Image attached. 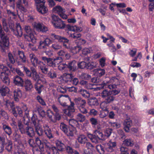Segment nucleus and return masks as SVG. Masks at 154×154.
Returning <instances> with one entry per match:
<instances>
[{
	"label": "nucleus",
	"mask_w": 154,
	"mask_h": 154,
	"mask_svg": "<svg viewBox=\"0 0 154 154\" xmlns=\"http://www.w3.org/2000/svg\"><path fill=\"white\" fill-rule=\"evenodd\" d=\"M108 152H112L114 151L113 148L117 145V142L115 141L110 140L107 143H106Z\"/></svg>",
	"instance_id": "nucleus-12"
},
{
	"label": "nucleus",
	"mask_w": 154,
	"mask_h": 154,
	"mask_svg": "<svg viewBox=\"0 0 154 154\" xmlns=\"http://www.w3.org/2000/svg\"><path fill=\"white\" fill-rule=\"evenodd\" d=\"M44 143L45 149H47L49 154H59V151H64L66 146L61 140H57L55 142L56 146L51 145L48 142H44Z\"/></svg>",
	"instance_id": "nucleus-1"
},
{
	"label": "nucleus",
	"mask_w": 154,
	"mask_h": 154,
	"mask_svg": "<svg viewBox=\"0 0 154 154\" xmlns=\"http://www.w3.org/2000/svg\"><path fill=\"white\" fill-rule=\"evenodd\" d=\"M88 103L91 106H97L99 104L98 100L96 98H90Z\"/></svg>",
	"instance_id": "nucleus-43"
},
{
	"label": "nucleus",
	"mask_w": 154,
	"mask_h": 154,
	"mask_svg": "<svg viewBox=\"0 0 154 154\" xmlns=\"http://www.w3.org/2000/svg\"><path fill=\"white\" fill-rule=\"evenodd\" d=\"M31 123L32 124L34 127L39 125L38 124L39 120H38L37 116L33 115L31 118Z\"/></svg>",
	"instance_id": "nucleus-47"
},
{
	"label": "nucleus",
	"mask_w": 154,
	"mask_h": 154,
	"mask_svg": "<svg viewBox=\"0 0 154 154\" xmlns=\"http://www.w3.org/2000/svg\"><path fill=\"white\" fill-rule=\"evenodd\" d=\"M124 129L126 132H128L129 131L130 128L132 125V120H124Z\"/></svg>",
	"instance_id": "nucleus-29"
},
{
	"label": "nucleus",
	"mask_w": 154,
	"mask_h": 154,
	"mask_svg": "<svg viewBox=\"0 0 154 154\" xmlns=\"http://www.w3.org/2000/svg\"><path fill=\"white\" fill-rule=\"evenodd\" d=\"M9 88L7 87L3 86L0 88V95L2 96H5L9 93Z\"/></svg>",
	"instance_id": "nucleus-30"
},
{
	"label": "nucleus",
	"mask_w": 154,
	"mask_h": 154,
	"mask_svg": "<svg viewBox=\"0 0 154 154\" xmlns=\"http://www.w3.org/2000/svg\"><path fill=\"white\" fill-rule=\"evenodd\" d=\"M42 60L44 61L45 63H46L49 66L54 67L55 64L53 62V58H48L46 57H42Z\"/></svg>",
	"instance_id": "nucleus-23"
},
{
	"label": "nucleus",
	"mask_w": 154,
	"mask_h": 154,
	"mask_svg": "<svg viewBox=\"0 0 154 154\" xmlns=\"http://www.w3.org/2000/svg\"><path fill=\"white\" fill-rule=\"evenodd\" d=\"M69 125L72 127L76 126L79 128L80 127V125L77 120L71 119H69Z\"/></svg>",
	"instance_id": "nucleus-38"
},
{
	"label": "nucleus",
	"mask_w": 154,
	"mask_h": 154,
	"mask_svg": "<svg viewBox=\"0 0 154 154\" xmlns=\"http://www.w3.org/2000/svg\"><path fill=\"white\" fill-rule=\"evenodd\" d=\"M24 29L27 34L24 35L25 40L29 42H31L33 44L35 43L36 42V39L33 33V29L30 26L27 25L24 26Z\"/></svg>",
	"instance_id": "nucleus-4"
},
{
	"label": "nucleus",
	"mask_w": 154,
	"mask_h": 154,
	"mask_svg": "<svg viewBox=\"0 0 154 154\" xmlns=\"http://www.w3.org/2000/svg\"><path fill=\"white\" fill-rule=\"evenodd\" d=\"M51 39L57 41L60 43H63V46L65 48L69 49L70 47L69 45H67L66 43H68L69 40L66 37L62 36L55 33H51L50 35Z\"/></svg>",
	"instance_id": "nucleus-6"
},
{
	"label": "nucleus",
	"mask_w": 154,
	"mask_h": 154,
	"mask_svg": "<svg viewBox=\"0 0 154 154\" xmlns=\"http://www.w3.org/2000/svg\"><path fill=\"white\" fill-rule=\"evenodd\" d=\"M43 24L40 23H35L33 24V27L34 28L38 31H40Z\"/></svg>",
	"instance_id": "nucleus-56"
},
{
	"label": "nucleus",
	"mask_w": 154,
	"mask_h": 154,
	"mask_svg": "<svg viewBox=\"0 0 154 154\" xmlns=\"http://www.w3.org/2000/svg\"><path fill=\"white\" fill-rule=\"evenodd\" d=\"M54 27L58 29H63L65 27V24L61 20H59L56 22L53 23Z\"/></svg>",
	"instance_id": "nucleus-27"
},
{
	"label": "nucleus",
	"mask_w": 154,
	"mask_h": 154,
	"mask_svg": "<svg viewBox=\"0 0 154 154\" xmlns=\"http://www.w3.org/2000/svg\"><path fill=\"white\" fill-rule=\"evenodd\" d=\"M94 132L97 135H98L100 139L101 140H105L106 139L105 136L103 134L101 130H96L94 131Z\"/></svg>",
	"instance_id": "nucleus-37"
},
{
	"label": "nucleus",
	"mask_w": 154,
	"mask_h": 154,
	"mask_svg": "<svg viewBox=\"0 0 154 154\" xmlns=\"http://www.w3.org/2000/svg\"><path fill=\"white\" fill-rule=\"evenodd\" d=\"M74 104L73 102H71V104L70 105L67 106L68 107V109H67L66 111H67L68 112H75V109H74Z\"/></svg>",
	"instance_id": "nucleus-58"
},
{
	"label": "nucleus",
	"mask_w": 154,
	"mask_h": 154,
	"mask_svg": "<svg viewBox=\"0 0 154 154\" xmlns=\"http://www.w3.org/2000/svg\"><path fill=\"white\" fill-rule=\"evenodd\" d=\"M2 21L3 26L4 29V30L7 32H8V29L7 28L8 24L7 21V19L5 18H2Z\"/></svg>",
	"instance_id": "nucleus-59"
},
{
	"label": "nucleus",
	"mask_w": 154,
	"mask_h": 154,
	"mask_svg": "<svg viewBox=\"0 0 154 154\" xmlns=\"http://www.w3.org/2000/svg\"><path fill=\"white\" fill-rule=\"evenodd\" d=\"M123 143L128 146H132L134 145L133 140L131 139H127L123 141Z\"/></svg>",
	"instance_id": "nucleus-42"
},
{
	"label": "nucleus",
	"mask_w": 154,
	"mask_h": 154,
	"mask_svg": "<svg viewBox=\"0 0 154 154\" xmlns=\"http://www.w3.org/2000/svg\"><path fill=\"white\" fill-rule=\"evenodd\" d=\"M63 58L60 57H56L55 58H53V62L55 64L54 67L56 66V64L58 65L63 61Z\"/></svg>",
	"instance_id": "nucleus-45"
},
{
	"label": "nucleus",
	"mask_w": 154,
	"mask_h": 154,
	"mask_svg": "<svg viewBox=\"0 0 154 154\" xmlns=\"http://www.w3.org/2000/svg\"><path fill=\"white\" fill-rule=\"evenodd\" d=\"M17 54L20 62L22 63H25L26 61V57L24 52L22 51H18Z\"/></svg>",
	"instance_id": "nucleus-34"
},
{
	"label": "nucleus",
	"mask_w": 154,
	"mask_h": 154,
	"mask_svg": "<svg viewBox=\"0 0 154 154\" xmlns=\"http://www.w3.org/2000/svg\"><path fill=\"white\" fill-rule=\"evenodd\" d=\"M0 71L1 73L2 72L7 74H9L10 71L8 68L3 64L0 65Z\"/></svg>",
	"instance_id": "nucleus-35"
},
{
	"label": "nucleus",
	"mask_w": 154,
	"mask_h": 154,
	"mask_svg": "<svg viewBox=\"0 0 154 154\" xmlns=\"http://www.w3.org/2000/svg\"><path fill=\"white\" fill-rule=\"evenodd\" d=\"M13 147L12 143L11 140H8V144L6 146V149L8 152H11L12 150Z\"/></svg>",
	"instance_id": "nucleus-57"
},
{
	"label": "nucleus",
	"mask_w": 154,
	"mask_h": 154,
	"mask_svg": "<svg viewBox=\"0 0 154 154\" xmlns=\"http://www.w3.org/2000/svg\"><path fill=\"white\" fill-rule=\"evenodd\" d=\"M36 8L38 12L42 14L46 13L48 11L47 7L45 5V4L36 5Z\"/></svg>",
	"instance_id": "nucleus-13"
},
{
	"label": "nucleus",
	"mask_w": 154,
	"mask_h": 154,
	"mask_svg": "<svg viewBox=\"0 0 154 154\" xmlns=\"http://www.w3.org/2000/svg\"><path fill=\"white\" fill-rule=\"evenodd\" d=\"M13 82L14 84L18 86L23 87V86L24 81L18 75L14 77Z\"/></svg>",
	"instance_id": "nucleus-14"
},
{
	"label": "nucleus",
	"mask_w": 154,
	"mask_h": 154,
	"mask_svg": "<svg viewBox=\"0 0 154 154\" xmlns=\"http://www.w3.org/2000/svg\"><path fill=\"white\" fill-rule=\"evenodd\" d=\"M35 88L38 94L41 93L42 91L44 89V86L40 84H35Z\"/></svg>",
	"instance_id": "nucleus-51"
},
{
	"label": "nucleus",
	"mask_w": 154,
	"mask_h": 154,
	"mask_svg": "<svg viewBox=\"0 0 154 154\" xmlns=\"http://www.w3.org/2000/svg\"><path fill=\"white\" fill-rule=\"evenodd\" d=\"M76 119L78 121V122H82L85 121L86 117L85 116L79 113L76 115Z\"/></svg>",
	"instance_id": "nucleus-49"
},
{
	"label": "nucleus",
	"mask_w": 154,
	"mask_h": 154,
	"mask_svg": "<svg viewBox=\"0 0 154 154\" xmlns=\"http://www.w3.org/2000/svg\"><path fill=\"white\" fill-rule=\"evenodd\" d=\"M66 152L69 154H79V153L75 150L72 147L69 146H66L65 147Z\"/></svg>",
	"instance_id": "nucleus-40"
},
{
	"label": "nucleus",
	"mask_w": 154,
	"mask_h": 154,
	"mask_svg": "<svg viewBox=\"0 0 154 154\" xmlns=\"http://www.w3.org/2000/svg\"><path fill=\"white\" fill-rule=\"evenodd\" d=\"M94 72L97 75L100 77L104 75L105 73V71L104 69H96L94 70Z\"/></svg>",
	"instance_id": "nucleus-48"
},
{
	"label": "nucleus",
	"mask_w": 154,
	"mask_h": 154,
	"mask_svg": "<svg viewBox=\"0 0 154 154\" xmlns=\"http://www.w3.org/2000/svg\"><path fill=\"white\" fill-rule=\"evenodd\" d=\"M74 77L73 75L71 73H65L60 77L59 79L63 83H68V82H71L72 79Z\"/></svg>",
	"instance_id": "nucleus-9"
},
{
	"label": "nucleus",
	"mask_w": 154,
	"mask_h": 154,
	"mask_svg": "<svg viewBox=\"0 0 154 154\" xmlns=\"http://www.w3.org/2000/svg\"><path fill=\"white\" fill-rule=\"evenodd\" d=\"M96 67V63L94 62H87V67L86 69H91Z\"/></svg>",
	"instance_id": "nucleus-63"
},
{
	"label": "nucleus",
	"mask_w": 154,
	"mask_h": 154,
	"mask_svg": "<svg viewBox=\"0 0 154 154\" xmlns=\"http://www.w3.org/2000/svg\"><path fill=\"white\" fill-rule=\"evenodd\" d=\"M96 148L97 152L100 154H104L105 151L108 152L106 143L97 145Z\"/></svg>",
	"instance_id": "nucleus-11"
},
{
	"label": "nucleus",
	"mask_w": 154,
	"mask_h": 154,
	"mask_svg": "<svg viewBox=\"0 0 154 154\" xmlns=\"http://www.w3.org/2000/svg\"><path fill=\"white\" fill-rule=\"evenodd\" d=\"M8 58L10 63H7V65L11 69L12 68V65L11 64H14L15 63L14 57L12 54L9 52L8 53Z\"/></svg>",
	"instance_id": "nucleus-16"
},
{
	"label": "nucleus",
	"mask_w": 154,
	"mask_h": 154,
	"mask_svg": "<svg viewBox=\"0 0 154 154\" xmlns=\"http://www.w3.org/2000/svg\"><path fill=\"white\" fill-rule=\"evenodd\" d=\"M37 66L38 68L41 69L43 73L45 74L47 73L48 69L46 67L45 64L43 62L41 61H39Z\"/></svg>",
	"instance_id": "nucleus-26"
},
{
	"label": "nucleus",
	"mask_w": 154,
	"mask_h": 154,
	"mask_svg": "<svg viewBox=\"0 0 154 154\" xmlns=\"http://www.w3.org/2000/svg\"><path fill=\"white\" fill-rule=\"evenodd\" d=\"M58 101L61 106L65 107L67 106L66 102L71 101V100L68 95H61L58 97Z\"/></svg>",
	"instance_id": "nucleus-8"
},
{
	"label": "nucleus",
	"mask_w": 154,
	"mask_h": 154,
	"mask_svg": "<svg viewBox=\"0 0 154 154\" xmlns=\"http://www.w3.org/2000/svg\"><path fill=\"white\" fill-rule=\"evenodd\" d=\"M74 100L78 108L81 106H85V105L86 103L85 100L82 99L81 98H75L74 99Z\"/></svg>",
	"instance_id": "nucleus-22"
},
{
	"label": "nucleus",
	"mask_w": 154,
	"mask_h": 154,
	"mask_svg": "<svg viewBox=\"0 0 154 154\" xmlns=\"http://www.w3.org/2000/svg\"><path fill=\"white\" fill-rule=\"evenodd\" d=\"M29 57L33 66L34 67H36L40 61L38 60V59L35 55L33 54H29Z\"/></svg>",
	"instance_id": "nucleus-17"
},
{
	"label": "nucleus",
	"mask_w": 154,
	"mask_h": 154,
	"mask_svg": "<svg viewBox=\"0 0 154 154\" xmlns=\"http://www.w3.org/2000/svg\"><path fill=\"white\" fill-rule=\"evenodd\" d=\"M24 82V86L25 90L27 91H30L33 88V85L30 79H26L25 80Z\"/></svg>",
	"instance_id": "nucleus-25"
},
{
	"label": "nucleus",
	"mask_w": 154,
	"mask_h": 154,
	"mask_svg": "<svg viewBox=\"0 0 154 154\" xmlns=\"http://www.w3.org/2000/svg\"><path fill=\"white\" fill-rule=\"evenodd\" d=\"M52 47L55 50H57L60 49L62 48V46L59 43H56L52 45Z\"/></svg>",
	"instance_id": "nucleus-64"
},
{
	"label": "nucleus",
	"mask_w": 154,
	"mask_h": 154,
	"mask_svg": "<svg viewBox=\"0 0 154 154\" xmlns=\"http://www.w3.org/2000/svg\"><path fill=\"white\" fill-rule=\"evenodd\" d=\"M35 141L37 144L39 146L40 149H42L44 148V145L45 146L44 142H47L46 140H44L43 141V143H42L39 137H38L35 138Z\"/></svg>",
	"instance_id": "nucleus-44"
},
{
	"label": "nucleus",
	"mask_w": 154,
	"mask_h": 154,
	"mask_svg": "<svg viewBox=\"0 0 154 154\" xmlns=\"http://www.w3.org/2000/svg\"><path fill=\"white\" fill-rule=\"evenodd\" d=\"M2 128L5 134L8 136H10L11 134L12 133V130L11 127L8 125L3 124Z\"/></svg>",
	"instance_id": "nucleus-28"
},
{
	"label": "nucleus",
	"mask_w": 154,
	"mask_h": 154,
	"mask_svg": "<svg viewBox=\"0 0 154 154\" xmlns=\"http://www.w3.org/2000/svg\"><path fill=\"white\" fill-rule=\"evenodd\" d=\"M12 113L15 117H17L18 115L20 116H22L23 111L21 108L16 106L12 108Z\"/></svg>",
	"instance_id": "nucleus-21"
},
{
	"label": "nucleus",
	"mask_w": 154,
	"mask_h": 154,
	"mask_svg": "<svg viewBox=\"0 0 154 154\" xmlns=\"http://www.w3.org/2000/svg\"><path fill=\"white\" fill-rule=\"evenodd\" d=\"M18 126L19 130L22 134H26L30 137H32L34 135V131L33 128L30 126L25 127L22 123L20 121L18 122Z\"/></svg>",
	"instance_id": "nucleus-3"
},
{
	"label": "nucleus",
	"mask_w": 154,
	"mask_h": 154,
	"mask_svg": "<svg viewBox=\"0 0 154 154\" xmlns=\"http://www.w3.org/2000/svg\"><path fill=\"white\" fill-rule=\"evenodd\" d=\"M13 92L14 100L18 101L22 96L21 91L19 89H17L14 91Z\"/></svg>",
	"instance_id": "nucleus-32"
},
{
	"label": "nucleus",
	"mask_w": 154,
	"mask_h": 154,
	"mask_svg": "<svg viewBox=\"0 0 154 154\" xmlns=\"http://www.w3.org/2000/svg\"><path fill=\"white\" fill-rule=\"evenodd\" d=\"M60 130L65 134L67 130L68 127L67 125L63 122H61L60 125Z\"/></svg>",
	"instance_id": "nucleus-54"
},
{
	"label": "nucleus",
	"mask_w": 154,
	"mask_h": 154,
	"mask_svg": "<svg viewBox=\"0 0 154 154\" xmlns=\"http://www.w3.org/2000/svg\"><path fill=\"white\" fill-rule=\"evenodd\" d=\"M53 12L57 13L59 15L63 12H65V10L63 9L60 6H56L54 7L53 9Z\"/></svg>",
	"instance_id": "nucleus-41"
},
{
	"label": "nucleus",
	"mask_w": 154,
	"mask_h": 154,
	"mask_svg": "<svg viewBox=\"0 0 154 154\" xmlns=\"http://www.w3.org/2000/svg\"><path fill=\"white\" fill-rule=\"evenodd\" d=\"M120 92V90L116 89L108 90L105 89L103 90L100 94V96L104 100L103 103L106 104L112 102L115 100L114 96L118 95Z\"/></svg>",
	"instance_id": "nucleus-2"
},
{
	"label": "nucleus",
	"mask_w": 154,
	"mask_h": 154,
	"mask_svg": "<svg viewBox=\"0 0 154 154\" xmlns=\"http://www.w3.org/2000/svg\"><path fill=\"white\" fill-rule=\"evenodd\" d=\"M91 82L94 83H95L96 85H100L101 87L100 88H103L106 85V84L109 83L107 82H104L102 84H100V83L101 82V80L98 77L92 78L91 79Z\"/></svg>",
	"instance_id": "nucleus-10"
},
{
	"label": "nucleus",
	"mask_w": 154,
	"mask_h": 154,
	"mask_svg": "<svg viewBox=\"0 0 154 154\" xmlns=\"http://www.w3.org/2000/svg\"><path fill=\"white\" fill-rule=\"evenodd\" d=\"M9 74H7L4 73H1L0 77L1 79L4 83L7 85H9L10 80L8 77Z\"/></svg>",
	"instance_id": "nucleus-15"
},
{
	"label": "nucleus",
	"mask_w": 154,
	"mask_h": 154,
	"mask_svg": "<svg viewBox=\"0 0 154 154\" xmlns=\"http://www.w3.org/2000/svg\"><path fill=\"white\" fill-rule=\"evenodd\" d=\"M81 94L85 98H88L90 97V93L86 90H81L80 91Z\"/></svg>",
	"instance_id": "nucleus-61"
},
{
	"label": "nucleus",
	"mask_w": 154,
	"mask_h": 154,
	"mask_svg": "<svg viewBox=\"0 0 154 154\" xmlns=\"http://www.w3.org/2000/svg\"><path fill=\"white\" fill-rule=\"evenodd\" d=\"M112 131V129L110 128H106L105 129L104 131L105 133V137L108 138L111 135Z\"/></svg>",
	"instance_id": "nucleus-52"
},
{
	"label": "nucleus",
	"mask_w": 154,
	"mask_h": 154,
	"mask_svg": "<svg viewBox=\"0 0 154 154\" xmlns=\"http://www.w3.org/2000/svg\"><path fill=\"white\" fill-rule=\"evenodd\" d=\"M23 69L26 75L28 77H31L32 80L35 82H38L40 80V76L37 72L31 73V71L25 66H23Z\"/></svg>",
	"instance_id": "nucleus-7"
},
{
	"label": "nucleus",
	"mask_w": 154,
	"mask_h": 154,
	"mask_svg": "<svg viewBox=\"0 0 154 154\" xmlns=\"http://www.w3.org/2000/svg\"><path fill=\"white\" fill-rule=\"evenodd\" d=\"M119 149L121 154H129L128 149L126 147L121 146Z\"/></svg>",
	"instance_id": "nucleus-55"
},
{
	"label": "nucleus",
	"mask_w": 154,
	"mask_h": 154,
	"mask_svg": "<svg viewBox=\"0 0 154 154\" xmlns=\"http://www.w3.org/2000/svg\"><path fill=\"white\" fill-rule=\"evenodd\" d=\"M36 111L42 117H44L45 115L46 112L43 110L41 107H37L36 108Z\"/></svg>",
	"instance_id": "nucleus-53"
},
{
	"label": "nucleus",
	"mask_w": 154,
	"mask_h": 154,
	"mask_svg": "<svg viewBox=\"0 0 154 154\" xmlns=\"http://www.w3.org/2000/svg\"><path fill=\"white\" fill-rule=\"evenodd\" d=\"M76 62L75 60H73L68 63L67 68L70 72H74L76 70Z\"/></svg>",
	"instance_id": "nucleus-19"
},
{
	"label": "nucleus",
	"mask_w": 154,
	"mask_h": 154,
	"mask_svg": "<svg viewBox=\"0 0 154 154\" xmlns=\"http://www.w3.org/2000/svg\"><path fill=\"white\" fill-rule=\"evenodd\" d=\"M36 133L39 136H41L43 134L44 130L39 125L35 127Z\"/></svg>",
	"instance_id": "nucleus-39"
},
{
	"label": "nucleus",
	"mask_w": 154,
	"mask_h": 154,
	"mask_svg": "<svg viewBox=\"0 0 154 154\" xmlns=\"http://www.w3.org/2000/svg\"><path fill=\"white\" fill-rule=\"evenodd\" d=\"M77 140L78 142L82 144H85L87 141L86 137L83 134L79 135L78 136Z\"/></svg>",
	"instance_id": "nucleus-33"
},
{
	"label": "nucleus",
	"mask_w": 154,
	"mask_h": 154,
	"mask_svg": "<svg viewBox=\"0 0 154 154\" xmlns=\"http://www.w3.org/2000/svg\"><path fill=\"white\" fill-rule=\"evenodd\" d=\"M109 111L107 109L105 108L100 111L99 117L101 119L105 118L108 114Z\"/></svg>",
	"instance_id": "nucleus-36"
},
{
	"label": "nucleus",
	"mask_w": 154,
	"mask_h": 154,
	"mask_svg": "<svg viewBox=\"0 0 154 154\" xmlns=\"http://www.w3.org/2000/svg\"><path fill=\"white\" fill-rule=\"evenodd\" d=\"M57 54L59 57H62L63 60L65 58L66 60H68L70 57V54L67 52L64 51L63 50H61L59 51L57 53Z\"/></svg>",
	"instance_id": "nucleus-24"
},
{
	"label": "nucleus",
	"mask_w": 154,
	"mask_h": 154,
	"mask_svg": "<svg viewBox=\"0 0 154 154\" xmlns=\"http://www.w3.org/2000/svg\"><path fill=\"white\" fill-rule=\"evenodd\" d=\"M44 132L46 136L49 139L54 138V136L52 133V131L51 129L45 130Z\"/></svg>",
	"instance_id": "nucleus-46"
},
{
	"label": "nucleus",
	"mask_w": 154,
	"mask_h": 154,
	"mask_svg": "<svg viewBox=\"0 0 154 154\" xmlns=\"http://www.w3.org/2000/svg\"><path fill=\"white\" fill-rule=\"evenodd\" d=\"M11 30L14 34L17 37H21L23 34L21 27L19 24L17 25L16 30L12 29Z\"/></svg>",
	"instance_id": "nucleus-20"
},
{
	"label": "nucleus",
	"mask_w": 154,
	"mask_h": 154,
	"mask_svg": "<svg viewBox=\"0 0 154 154\" xmlns=\"http://www.w3.org/2000/svg\"><path fill=\"white\" fill-rule=\"evenodd\" d=\"M21 137L20 134L15 132L13 134V139L15 141H18L20 140Z\"/></svg>",
	"instance_id": "nucleus-62"
},
{
	"label": "nucleus",
	"mask_w": 154,
	"mask_h": 154,
	"mask_svg": "<svg viewBox=\"0 0 154 154\" xmlns=\"http://www.w3.org/2000/svg\"><path fill=\"white\" fill-rule=\"evenodd\" d=\"M87 62L85 61H82L78 64V67L81 69H86L87 67Z\"/></svg>",
	"instance_id": "nucleus-60"
},
{
	"label": "nucleus",
	"mask_w": 154,
	"mask_h": 154,
	"mask_svg": "<svg viewBox=\"0 0 154 154\" xmlns=\"http://www.w3.org/2000/svg\"><path fill=\"white\" fill-rule=\"evenodd\" d=\"M74 129L73 128H68L65 134L68 137H73L74 134Z\"/></svg>",
	"instance_id": "nucleus-50"
},
{
	"label": "nucleus",
	"mask_w": 154,
	"mask_h": 154,
	"mask_svg": "<svg viewBox=\"0 0 154 154\" xmlns=\"http://www.w3.org/2000/svg\"><path fill=\"white\" fill-rule=\"evenodd\" d=\"M66 28L68 29L69 30L73 31L81 32L82 30V29L81 27L77 26H71L70 24H68L66 26Z\"/></svg>",
	"instance_id": "nucleus-31"
},
{
	"label": "nucleus",
	"mask_w": 154,
	"mask_h": 154,
	"mask_svg": "<svg viewBox=\"0 0 154 154\" xmlns=\"http://www.w3.org/2000/svg\"><path fill=\"white\" fill-rule=\"evenodd\" d=\"M51 42V40L50 39L46 38L44 40L40 41L38 48L43 50L47 54L49 53L52 54L51 51H50L49 47Z\"/></svg>",
	"instance_id": "nucleus-5"
},
{
	"label": "nucleus",
	"mask_w": 154,
	"mask_h": 154,
	"mask_svg": "<svg viewBox=\"0 0 154 154\" xmlns=\"http://www.w3.org/2000/svg\"><path fill=\"white\" fill-rule=\"evenodd\" d=\"M88 137L93 143L96 144L99 143L100 140H101L98 135L88 134Z\"/></svg>",
	"instance_id": "nucleus-18"
}]
</instances>
